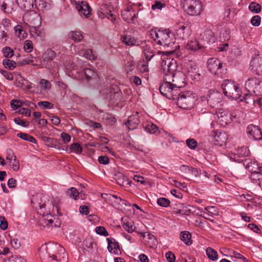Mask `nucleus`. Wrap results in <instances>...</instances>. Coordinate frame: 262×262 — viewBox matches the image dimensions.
<instances>
[{"instance_id":"obj_1","label":"nucleus","mask_w":262,"mask_h":262,"mask_svg":"<svg viewBox=\"0 0 262 262\" xmlns=\"http://www.w3.org/2000/svg\"><path fill=\"white\" fill-rule=\"evenodd\" d=\"M176 60L167 57L162 60L161 67L163 71V82L159 88L161 94L169 99H174L178 91L186 85L185 74L177 71Z\"/></svg>"},{"instance_id":"obj_2","label":"nucleus","mask_w":262,"mask_h":262,"mask_svg":"<svg viewBox=\"0 0 262 262\" xmlns=\"http://www.w3.org/2000/svg\"><path fill=\"white\" fill-rule=\"evenodd\" d=\"M40 258L42 262H58L60 256L64 262H68V255L65 249L57 243L42 245L38 250Z\"/></svg>"},{"instance_id":"obj_3","label":"nucleus","mask_w":262,"mask_h":262,"mask_svg":"<svg viewBox=\"0 0 262 262\" xmlns=\"http://www.w3.org/2000/svg\"><path fill=\"white\" fill-rule=\"evenodd\" d=\"M222 88L224 95L229 99L244 102L247 104L254 103V99L250 95L245 94L244 96L242 95V91L239 84L234 81L224 80L222 83Z\"/></svg>"},{"instance_id":"obj_4","label":"nucleus","mask_w":262,"mask_h":262,"mask_svg":"<svg viewBox=\"0 0 262 262\" xmlns=\"http://www.w3.org/2000/svg\"><path fill=\"white\" fill-rule=\"evenodd\" d=\"M149 36L158 45L163 47H172L176 41L174 35L168 30L151 29Z\"/></svg>"},{"instance_id":"obj_5","label":"nucleus","mask_w":262,"mask_h":262,"mask_svg":"<svg viewBox=\"0 0 262 262\" xmlns=\"http://www.w3.org/2000/svg\"><path fill=\"white\" fill-rule=\"evenodd\" d=\"M32 207L37 210V213L42 216L49 214V210L47 207H53L52 202L48 197L42 194L33 195L31 201Z\"/></svg>"},{"instance_id":"obj_6","label":"nucleus","mask_w":262,"mask_h":262,"mask_svg":"<svg viewBox=\"0 0 262 262\" xmlns=\"http://www.w3.org/2000/svg\"><path fill=\"white\" fill-rule=\"evenodd\" d=\"M176 103L178 106L183 109H191L193 107L197 100V96L195 93L191 91L183 92L174 96Z\"/></svg>"},{"instance_id":"obj_7","label":"nucleus","mask_w":262,"mask_h":262,"mask_svg":"<svg viewBox=\"0 0 262 262\" xmlns=\"http://www.w3.org/2000/svg\"><path fill=\"white\" fill-rule=\"evenodd\" d=\"M56 56V53L51 49H48L43 53L41 57L42 64L45 68L53 76L58 72V64L53 60Z\"/></svg>"},{"instance_id":"obj_8","label":"nucleus","mask_w":262,"mask_h":262,"mask_svg":"<svg viewBox=\"0 0 262 262\" xmlns=\"http://www.w3.org/2000/svg\"><path fill=\"white\" fill-rule=\"evenodd\" d=\"M184 11L189 16H200L204 11L202 2L199 0H181Z\"/></svg>"},{"instance_id":"obj_9","label":"nucleus","mask_w":262,"mask_h":262,"mask_svg":"<svg viewBox=\"0 0 262 262\" xmlns=\"http://www.w3.org/2000/svg\"><path fill=\"white\" fill-rule=\"evenodd\" d=\"M67 69L71 70L72 75L79 80H85L89 82L92 80H96L98 77L97 71L92 68H85L81 71L72 69L70 67Z\"/></svg>"},{"instance_id":"obj_10","label":"nucleus","mask_w":262,"mask_h":262,"mask_svg":"<svg viewBox=\"0 0 262 262\" xmlns=\"http://www.w3.org/2000/svg\"><path fill=\"white\" fill-rule=\"evenodd\" d=\"M245 89L251 96L253 93L256 95L262 94V79L256 77L248 78L245 83Z\"/></svg>"},{"instance_id":"obj_11","label":"nucleus","mask_w":262,"mask_h":262,"mask_svg":"<svg viewBox=\"0 0 262 262\" xmlns=\"http://www.w3.org/2000/svg\"><path fill=\"white\" fill-rule=\"evenodd\" d=\"M223 96L222 94L215 90L209 91L206 96L202 97L203 101H207V104L211 108L217 107L221 105Z\"/></svg>"},{"instance_id":"obj_12","label":"nucleus","mask_w":262,"mask_h":262,"mask_svg":"<svg viewBox=\"0 0 262 262\" xmlns=\"http://www.w3.org/2000/svg\"><path fill=\"white\" fill-rule=\"evenodd\" d=\"M100 94L103 98L108 101H112L113 103L117 101L120 97V93L117 89H112L108 86L102 88L100 91Z\"/></svg>"},{"instance_id":"obj_13","label":"nucleus","mask_w":262,"mask_h":262,"mask_svg":"<svg viewBox=\"0 0 262 262\" xmlns=\"http://www.w3.org/2000/svg\"><path fill=\"white\" fill-rule=\"evenodd\" d=\"M17 6L16 0H0V9L5 13L11 14Z\"/></svg>"},{"instance_id":"obj_14","label":"nucleus","mask_w":262,"mask_h":262,"mask_svg":"<svg viewBox=\"0 0 262 262\" xmlns=\"http://www.w3.org/2000/svg\"><path fill=\"white\" fill-rule=\"evenodd\" d=\"M250 65L253 72L257 75H262V54L253 56Z\"/></svg>"},{"instance_id":"obj_15","label":"nucleus","mask_w":262,"mask_h":262,"mask_svg":"<svg viewBox=\"0 0 262 262\" xmlns=\"http://www.w3.org/2000/svg\"><path fill=\"white\" fill-rule=\"evenodd\" d=\"M247 134L249 139L251 140H261L262 133L258 126L253 124L249 125L246 129Z\"/></svg>"},{"instance_id":"obj_16","label":"nucleus","mask_w":262,"mask_h":262,"mask_svg":"<svg viewBox=\"0 0 262 262\" xmlns=\"http://www.w3.org/2000/svg\"><path fill=\"white\" fill-rule=\"evenodd\" d=\"M76 8L80 15L88 18L91 15V9L85 1H78L75 3Z\"/></svg>"},{"instance_id":"obj_17","label":"nucleus","mask_w":262,"mask_h":262,"mask_svg":"<svg viewBox=\"0 0 262 262\" xmlns=\"http://www.w3.org/2000/svg\"><path fill=\"white\" fill-rule=\"evenodd\" d=\"M204 45L196 38H191L188 40L185 46V50L188 52H196L204 48Z\"/></svg>"},{"instance_id":"obj_18","label":"nucleus","mask_w":262,"mask_h":262,"mask_svg":"<svg viewBox=\"0 0 262 262\" xmlns=\"http://www.w3.org/2000/svg\"><path fill=\"white\" fill-rule=\"evenodd\" d=\"M123 19L128 23H135L137 14L131 6H127L121 12Z\"/></svg>"},{"instance_id":"obj_19","label":"nucleus","mask_w":262,"mask_h":262,"mask_svg":"<svg viewBox=\"0 0 262 262\" xmlns=\"http://www.w3.org/2000/svg\"><path fill=\"white\" fill-rule=\"evenodd\" d=\"M207 68L212 74L219 75V71L222 68V62L216 58H210L207 61Z\"/></svg>"},{"instance_id":"obj_20","label":"nucleus","mask_w":262,"mask_h":262,"mask_svg":"<svg viewBox=\"0 0 262 262\" xmlns=\"http://www.w3.org/2000/svg\"><path fill=\"white\" fill-rule=\"evenodd\" d=\"M176 34L179 38L184 39L190 35V29L184 22L180 23L178 25Z\"/></svg>"},{"instance_id":"obj_21","label":"nucleus","mask_w":262,"mask_h":262,"mask_svg":"<svg viewBox=\"0 0 262 262\" xmlns=\"http://www.w3.org/2000/svg\"><path fill=\"white\" fill-rule=\"evenodd\" d=\"M101 196L105 201H110L112 203H114L115 205H118L119 206L126 205V201L122 199L116 195L103 193L101 194Z\"/></svg>"},{"instance_id":"obj_22","label":"nucleus","mask_w":262,"mask_h":262,"mask_svg":"<svg viewBox=\"0 0 262 262\" xmlns=\"http://www.w3.org/2000/svg\"><path fill=\"white\" fill-rule=\"evenodd\" d=\"M97 14L98 17L101 19L106 17L112 22H114L115 20V18L112 13L111 9L107 5H103L101 6L97 12Z\"/></svg>"},{"instance_id":"obj_23","label":"nucleus","mask_w":262,"mask_h":262,"mask_svg":"<svg viewBox=\"0 0 262 262\" xmlns=\"http://www.w3.org/2000/svg\"><path fill=\"white\" fill-rule=\"evenodd\" d=\"M77 54L82 57L93 60L96 59L97 56L91 49H85L82 45H79L76 50Z\"/></svg>"},{"instance_id":"obj_24","label":"nucleus","mask_w":262,"mask_h":262,"mask_svg":"<svg viewBox=\"0 0 262 262\" xmlns=\"http://www.w3.org/2000/svg\"><path fill=\"white\" fill-rule=\"evenodd\" d=\"M113 178L116 181V183L122 186H125V185H129L131 186L132 182L129 180L127 177L119 171L115 172L113 176Z\"/></svg>"},{"instance_id":"obj_25","label":"nucleus","mask_w":262,"mask_h":262,"mask_svg":"<svg viewBox=\"0 0 262 262\" xmlns=\"http://www.w3.org/2000/svg\"><path fill=\"white\" fill-rule=\"evenodd\" d=\"M214 142L215 145H224L227 140V135L224 132L219 131L213 132Z\"/></svg>"},{"instance_id":"obj_26","label":"nucleus","mask_w":262,"mask_h":262,"mask_svg":"<svg viewBox=\"0 0 262 262\" xmlns=\"http://www.w3.org/2000/svg\"><path fill=\"white\" fill-rule=\"evenodd\" d=\"M139 123V114L136 113L128 117V120L125 123V125L129 130H133L136 128Z\"/></svg>"},{"instance_id":"obj_27","label":"nucleus","mask_w":262,"mask_h":262,"mask_svg":"<svg viewBox=\"0 0 262 262\" xmlns=\"http://www.w3.org/2000/svg\"><path fill=\"white\" fill-rule=\"evenodd\" d=\"M121 41L127 46H133L139 45V41L130 34L126 33L121 36Z\"/></svg>"},{"instance_id":"obj_28","label":"nucleus","mask_w":262,"mask_h":262,"mask_svg":"<svg viewBox=\"0 0 262 262\" xmlns=\"http://www.w3.org/2000/svg\"><path fill=\"white\" fill-rule=\"evenodd\" d=\"M113 240L114 241L110 238H107L108 242L107 249L110 252L118 255L121 253L119 245L118 242L114 239Z\"/></svg>"},{"instance_id":"obj_29","label":"nucleus","mask_w":262,"mask_h":262,"mask_svg":"<svg viewBox=\"0 0 262 262\" xmlns=\"http://www.w3.org/2000/svg\"><path fill=\"white\" fill-rule=\"evenodd\" d=\"M35 5L39 10L49 9L52 5L51 0H35Z\"/></svg>"},{"instance_id":"obj_30","label":"nucleus","mask_w":262,"mask_h":262,"mask_svg":"<svg viewBox=\"0 0 262 262\" xmlns=\"http://www.w3.org/2000/svg\"><path fill=\"white\" fill-rule=\"evenodd\" d=\"M202 39L204 41L208 43H214L216 40L214 33L210 31H205L203 34Z\"/></svg>"},{"instance_id":"obj_31","label":"nucleus","mask_w":262,"mask_h":262,"mask_svg":"<svg viewBox=\"0 0 262 262\" xmlns=\"http://www.w3.org/2000/svg\"><path fill=\"white\" fill-rule=\"evenodd\" d=\"M66 151L69 153L74 152L76 154H79L82 151V147L78 143H74L69 147H66Z\"/></svg>"},{"instance_id":"obj_32","label":"nucleus","mask_w":262,"mask_h":262,"mask_svg":"<svg viewBox=\"0 0 262 262\" xmlns=\"http://www.w3.org/2000/svg\"><path fill=\"white\" fill-rule=\"evenodd\" d=\"M232 121V117L228 112L223 117L217 120V122L223 127L226 126Z\"/></svg>"},{"instance_id":"obj_33","label":"nucleus","mask_w":262,"mask_h":262,"mask_svg":"<svg viewBox=\"0 0 262 262\" xmlns=\"http://www.w3.org/2000/svg\"><path fill=\"white\" fill-rule=\"evenodd\" d=\"M69 37L76 42H79L83 38V36L81 32L80 31H72L69 32Z\"/></svg>"},{"instance_id":"obj_34","label":"nucleus","mask_w":262,"mask_h":262,"mask_svg":"<svg viewBox=\"0 0 262 262\" xmlns=\"http://www.w3.org/2000/svg\"><path fill=\"white\" fill-rule=\"evenodd\" d=\"M181 239L187 245L192 244L191 234L188 231L181 232L180 234Z\"/></svg>"},{"instance_id":"obj_35","label":"nucleus","mask_w":262,"mask_h":262,"mask_svg":"<svg viewBox=\"0 0 262 262\" xmlns=\"http://www.w3.org/2000/svg\"><path fill=\"white\" fill-rule=\"evenodd\" d=\"M246 168L252 173L262 174V166L260 165H246Z\"/></svg>"},{"instance_id":"obj_36","label":"nucleus","mask_w":262,"mask_h":262,"mask_svg":"<svg viewBox=\"0 0 262 262\" xmlns=\"http://www.w3.org/2000/svg\"><path fill=\"white\" fill-rule=\"evenodd\" d=\"M14 29L15 35L20 39H24L26 37L27 34L26 31L23 29V27L20 25H16L14 27Z\"/></svg>"},{"instance_id":"obj_37","label":"nucleus","mask_w":262,"mask_h":262,"mask_svg":"<svg viewBox=\"0 0 262 262\" xmlns=\"http://www.w3.org/2000/svg\"><path fill=\"white\" fill-rule=\"evenodd\" d=\"M175 206L180 207L178 210L175 211V212L177 214L188 215L190 212V210L187 207L183 206L182 204H176Z\"/></svg>"},{"instance_id":"obj_38","label":"nucleus","mask_w":262,"mask_h":262,"mask_svg":"<svg viewBox=\"0 0 262 262\" xmlns=\"http://www.w3.org/2000/svg\"><path fill=\"white\" fill-rule=\"evenodd\" d=\"M2 63L4 67L9 70H13L16 67V65L15 61L9 59H4Z\"/></svg>"},{"instance_id":"obj_39","label":"nucleus","mask_w":262,"mask_h":262,"mask_svg":"<svg viewBox=\"0 0 262 262\" xmlns=\"http://www.w3.org/2000/svg\"><path fill=\"white\" fill-rule=\"evenodd\" d=\"M17 136L24 140L28 141L31 143H36V139L32 136L29 135L28 134L24 133H19L17 134Z\"/></svg>"},{"instance_id":"obj_40","label":"nucleus","mask_w":262,"mask_h":262,"mask_svg":"<svg viewBox=\"0 0 262 262\" xmlns=\"http://www.w3.org/2000/svg\"><path fill=\"white\" fill-rule=\"evenodd\" d=\"M123 227L129 233H132L135 229L133 222L130 220H128L124 222L123 224Z\"/></svg>"},{"instance_id":"obj_41","label":"nucleus","mask_w":262,"mask_h":262,"mask_svg":"<svg viewBox=\"0 0 262 262\" xmlns=\"http://www.w3.org/2000/svg\"><path fill=\"white\" fill-rule=\"evenodd\" d=\"M143 51L145 56L146 61H150L154 55L153 51L151 48L150 47L146 46L144 47Z\"/></svg>"},{"instance_id":"obj_42","label":"nucleus","mask_w":262,"mask_h":262,"mask_svg":"<svg viewBox=\"0 0 262 262\" xmlns=\"http://www.w3.org/2000/svg\"><path fill=\"white\" fill-rule=\"evenodd\" d=\"M206 254L209 259L212 260H215L217 259L218 254L217 252L211 248H207L206 250Z\"/></svg>"},{"instance_id":"obj_43","label":"nucleus","mask_w":262,"mask_h":262,"mask_svg":"<svg viewBox=\"0 0 262 262\" xmlns=\"http://www.w3.org/2000/svg\"><path fill=\"white\" fill-rule=\"evenodd\" d=\"M2 52L4 57L8 59L14 56L13 50L9 47H6L2 49Z\"/></svg>"},{"instance_id":"obj_44","label":"nucleus","mask_w":262,"mask_h":262,"mask_svg":"<svg viewBox=\"0 0 262 262\" xmlns=\"http://www.w3.org/2000/svg\"><path fill=\"white\" fill-rule=\"evenodd\" d=\"M147 61H140L138 65V69L143 73H146L148 72V65Z\"/></svg>"},{"instance_id":"obj_45","label":"nucleus","mask_w":262,"mask_h":262,"mask_svg":"<svg viewBox=\"0 0 262 262\" xmlns=\"http://www.w3.org/2000/svg\"><path fill=\"white\" fill-rule=\"evenodd\" d=\"M66 194L70 198L74 199V200H77V198L79 196L78 192L77 191V189L74 187H72L70 189H68V191L66 192Z\"/></svg>"},{"instance_id":"obj_46","label":"nucleus","mask_w":262,"mask_h":262,"mask_svg":"<svg viewBox=\"0 0 262 262\" xmlns=\"http://www.w3.org/2000/svg\"><path fill=\"white\" fill-rule=\"evenodd\" d=\"M249 9L254 13H258L261 11V6L256 3L252 2L249 4Z\"/></svg>"},{"instance_id":"obj_47","label":"nucleus","mask_w":262,"mask_h":262,"mask_svg":"<svg viewBox=\"0 0 262 262\" xmlns=\"http://www.w3.org/2000/svg\"><path fill=\"white\" fill-rule=\"evenodd\" d=\"M29 31L31 35L34 38H37L40 36L41 31L38 27L31 26L30 27Z\"/></svg>"},{"instance_id":"obj_48","label":"nucleus","mask_w":262,"mask_h":262,"mask_svg":"<svg viewBox=\"0 0 262 262\" xmlns=\"http://www.w3.org/2000/svg\"><path fill=\"white\" fill-rule=\"evenodd\" d=\"M145 130L150 134H156L158 132L157 126L152 123L148 124L145 128Z\"/></svg>"},{"instance_id":"obj_49","label":"nucleus","mask_w":262,"mask_h":262,"mask_svg":"<svg viewBox=\"0 0 262 262\" xmlns=\"http://www.w3.org/2000/svg\"><path fill=\"white\" fill-rule=\"evenodd\" d=\"M157 204L163 207H167L170 205V201L165 198H160L157 200Z\"/></svg>"},{"instance_id":"obj_50","label":"nucleus","mask_w":262,"mask_h":262,"mask_svg":"<svg viewBox=\"0 0 262 262\" xmlns=\"http://www.w3.org/2000/svg\"><path fill=\"white\" fill-rule=\"evenodd\" d=\"M165 7L166 4L160 1H156L155 3L151 5V8L152 10H161Z\"/></svg>"},{"instance_id":"obj_51","label":"nucleus","mask_w":262,"mask_h":262,"mask_svg":"<svg viewBox=\"0 0 262 262\" xmlns=\"http://www.w3.org/2000/svg\"><path fill=\"white\" fill-rule=\"evenodd\" d=\"M135 62L133 60L128 61L125 64L124 69L127 73L133 71L135 68Z\"/></svg>"},{"instance_id":"obj_52","label":"nucleus","mask_w":262,"mask_h":262,"mask_svg":"<svg viewBox=\"0 0 262 262\" xmlns=\"http://www.w3.org/2000/svg\"><path fill=\"white\" fill-rule=\"evenodd\" d=\"M37 105L41 109H51L53 107V105L48 101H39L37 103Z\"/></svg>"},{"instance_id":"obj_53","label":"nucleus","mask_w":262,"mask_h":262,"mask_svg":"<svg viewBox=\"0 0 262 262\" xmlns=\"http://www.w3.org/2000/svg\"><path fill=\"white\" fill-rule=\"evenodd\" d=\"M186 142L187 145L189 147V148H190L191 149H195L198 145V143L194 139H188L186 140Z\"/></svg>"},{"instance_id":"obj_54","label":"nucleus","mask_w":262,"mask_h":262,"mask_svg":"<svg viewBox=\"0 0 262 262\" xmlns=\"http://www.w3.org/2000/svg\"><path fill=\"white\" fill-rule=\"evenodd\" d=\"M261 17L259 15H255L251 19V24L253 26L258 27L260 25Z\"/></svg>"},{"instance_id":"obj_55","label":"nucleus","mask_w":262,"mask_h":262,"mask_svg":"<svg viewBox=\"0 0 262 262\" xmlns=\"http://www.w3.org/2000/svg\"><path fill=\"white\" fill-rule=\"evenodd\" d=\"M24 48L26 52H31L33 50V44L32 41L29 40H26L24 42Z\"/></svg>"},{"instance_id":"obj_56","label":"nucleus","mask_w":262,"mask_h":262,"mask_svg":"<svg viewBox=\"0 0 262 262\" xmlns=\"http://www.w3.org/2000/svg\"><path fill=\"white\" fill-rule=\"evenodd\" d=\"M96 232L100 235H104L105 236H107L108 235V233L106 230V229L103 226H99L95 228Z\"/></svg>"},{"instance_id":"obj_57","label":"nucleus","mask_w":262,"mask_h":262,"mask_svg":"<svg viewBox=\"0 0 262 262\" xmlns=\"http://www.w3.org/2000/svg\"><path fill=\"white\" fill-rule=\"evenodd\" d=\"M0 73L7 79L11 81L13 79V75L7 71L0 69Z\"/></svg>"},{"instance_id":"obj_58","label":"nucleus","mask_w":262,"mask_h":262,"mask_svg":"<svg viewBox=\"0 0 262 262\" xmlns=\"http://www.w3.org/2000/svg\"><path fill=\"white\" fill-rule=\"evenodd\" d=\"M228 112L227 111H224L222 109L219 110L214 115V119L219 120V119L223 118V117Z\"/></svg>"},{"instance_id":"obj_59","label":"nucleus","mask_w":262,"mask_h":262,"mask_svg":"<svg viewBox=\"0 0 262 262\" xmlns=\"http://www.w3.org/2000/svg\"><path fill=\"white\" fill-rule=\"evenodd\" d=\"M39 84L44 89H50L51 86L50 81L45 79L40 80Z\"/></svg>"},{"instance_id":"obj_60","label":"nucleus","mask_w":262,"mask_h":262,"mask_svg":"<svg viewBox=\"0 0 262 262\" xmlns=\"http://www.w3.org/2000/svg\"><path fill=\"white\" fill-rule=\"evenodd\" d=\"M6 159L9 164H14L16 162V157L13 152H9L7 156Z\"/></svg>"},{"instance_id":"obj_61","label":"nucleus","mask_w":262,"mask_h":262,"mask_svg":"<svg viewBox=\"0 0 262 262\" xmlns=\"http://www.w3.org/2000/svg\"><path fill=\"white\" fill-rule=\"evenodd\" d=\"M165 257L168 262H174L176 261L175 255L171 251H168L165 254Z\"/></svg>"},{"instance_id":"obj_62","label":"nucleus","mask_w":262,"mask_h":262,"mask_svg":"<svg viewBox=\"0 0 262 262\" xmlns=\"http://www.w3.org/2000/svg\"><path fill=\"white\" fill-rule=\"evenodd\" d=\"M0 228L1 229L5 230L8 228V222L4 216H0Z\"/></svg>"},{"instance_id":"obj_63","label":"nucleus","mask_w":262,"mask_h":262,"mask_svg":"<svg viewBox=\"0 0 262 262\" xmlns=\"http://www.w3.org/2000/svg\"><path fill=\"white\" fill-rule=\"evenodd\" d=\"M23 104L20 101L13 100L11 101V106L14 110H17Z\"/></svg>"},{"instance_id":"obj_64","label":"nucleus","mask_w":262,"mask_h":262,"mask_svg":"<svg viewBox=\"0 0 262 262\" xmlns=\"http://www.w3.org/2000/svg\"><path fill=\"white\" fill-rule=\"evenodd\" d=\"M11 244L12 246L16 249H18L21 246L20 242L17 238L11 239Z\"/></svg>"}]
</instances>
